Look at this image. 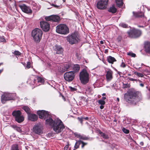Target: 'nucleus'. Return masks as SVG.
<instances>
[{"mask_svg":"<svg viewBox=\"0 0 150 150\" xmlns=\"http://www.w3.org/2000/svg\"><path fill=\"white\" fill-rule=\"evenodd\" d=\"M46 124L50 125L56 133H58L61 132L64 128L63 122L58 118L52 119L51 118L46 119Z\"/></svg>","mask_w":150,"mask_h":150,"instance_id":"nucleus-1","label":"nucleus"},{"mask_svg":"<svg viewBox=\"0 0 150 150\" xmlns=\"http://www.w3.org/2000/svg\"><path fill=\"white\" fill-rule=\"evenodd\" d=\"M124 98L128 103L132 105H136L140 101V99L136 93L132 91H128L125 93Z\"/></svg>","mask_w":150,"mask_h":150,"instance_id":"nucleus-2","label":"nucleus"},{"mask_svg":"<svg viewBox=\"0 0 150 150\" xmlns=\"http://www.w3.org/2000/svg\"><path fill=\"white\" fill-rule=\"evenodd\" d=\"M42 31L40 29L35 28L32 32L31 35L33 38L34 40L36 42H40L42 38Z\"/></svg>","mask_w":150,"mask_h":150,"instance_id":"nucleus-3","label":"nucleus"},{"mask_svg":"<svg viewBox=\"0 0 150 150\" xmlns=\"http://www.w3.org/2000/svg\"><path fill=\"white\" fill-rule=\"evenodd\" d=\"M56 32L60 34L66 35L69 33V30L66 25L61 24L56 26Z\"/></svg>","mask_w":150,"mask_h":150,"instance_id":"nucleus-4","label":"nucleus"},{"mask_svg":"<svg viewBox=\"0 0 150 150\" xmlns=\"http://www.w3.org/2000/svg\"><path fill=\"white\" fill-rule=\"evenodd\" d=\"M79 77L81 83L83 84H86L89 81V74L85 69H83L80 73Z\"/></svg>","mask_w":150,"mask_h":150,"instance_id":"nucleus-5","label":"nucleus"},{"mask_svg":"<svg viewBox=\"0 0 150 150\" xmlns=\"http://www.w3.org/2000/svg\"><path fill=\"white\" fill-rule=\"evenodd\" d=\"M79 35L76 33H72L67 37V40L71 44L77 43L79 41Z\"/></svg>","mask_w":150,"mask_h":150,"instance_id":"nucleus-6","label":"nucleus"},{"mask_svg":"<svg viewBox=\"0 0 150 150\" xmlns=\"http://www.w3.org/2000/svg\"><path fill=\"white\" fill-rule=\"evenodd\" d=\"M129 37L136 38L139 37L141 35L142 32L140 30L133 28L127 32Z\"/></svg>","mask_w":150,"mask_h":150,"instance_id":"nucleus-7","label":"nucleus"},{"mask_svg":"<svg viewBox=\"0 0 150 150\" xmlns=\"http://www.w3.org/2000/svg\"><path fill=\"white\" fill-rule=\"evenodd\" d=\"M14 95L8 93H4L1 96V101L2 103H6L7 101L13 100Z\"/></svg>","mask_w":150,"mask_h":150,"instance_id":"nucleus-8","label":"nucleus"},{"mask_svg":"<svg viewBox=\"0 0 150 150\" xmlns=\"http://www.w3.org/2000/svg\"><path fill=\"white\" fill-rule=\"evenodd\" d=\"M21 113L20 111H15L12 112V115L14 116L15 120L18 123L23 122L24 120L23 117L21 115Z\"/></svg>","mask_w":150,"mask_h":150,"instance_id":"nucleus-9","label":"nucleus"},{"mask_svg":"<svg viewBox=\"0 0 150 150\" xmlns=\"http://www.w3.org/2000/svg\"><path fill=\"white\" fill-rule=\"evenodd\" d=\"M37 114L39 115V118L41 119H45L47 118V119H49V118H51V116L49 114L48 112L45 110L38 111Z\"/></svg>","mask_w":150,"mask_h":150,"instance_id":"nucleus-10","label":"nucleus"},{"mask_svg":"<svg viewBox=\"0 0 150 150\" xmlns=\"http://www.w3.org/2000/svg\"><path fill=\"white\" fill-rule=\"evenodd\" d=\"M109 0H99L97 4V7L100 9H105L107 7Z\"/></svg>","mask_w":150,"mask_h":150,"instance_id":"nucleus-11","label":"nucleus"},{"mask_svg":"<svg viewBox=\"0 0 150 150\" xmlns=\"http://www.w3.org/2000/svg\"><path fill=\"white\" fill-rule=\"evenodd\" d=\"M74 77V71H70L65 73L64 75V78L67 81L70 82L72 81Z\"/></svg>","mask_w":150,"mask_h":150,"instance_id":"nucleus-12","label":"nucleus"},{"mask_svg":"<svg viewBox=\"0 0 150 150\" xmlns=\"http://www.w3.org/2000/svg\"><path fill=\"white\" fill-rule=\"evenodd\" d=\"M40 25L41 28L44 31L47 32L50 30V24L46 21H40Z\"/></svg>","mask_w":150,"mask_h":150,"instance_id":"nucleus-13","label":"nucleus"},{"mask_svg":"<svg viewBox=\"0 0 150 150\" xmlns=\"http://www.w3.org/2000/svg\"><path fill=\"white\" fill-rule=\"evenodd\" d=\"M19 6L23 11L26 13L31 14L32 13V11L30 8L25 4L19 5Z\"/></svg>","mask_w":150,"mask_h":150,"instance_id":"nucleus-14","label":"nucleus"},{"mask_svg":"<svg viewBox=\"0 0 150 150\" xmlns=\"http://www.w3.org/2000/svg\"><path fill=\"white\" fill-rule=\"evenodd\" d=\"M46 21H51L54 22H58L60 20L59 17L57 15H52L45 17Z\"/></svg>","mask_w":150,"mask_h":150,"instance_id":"nucleus-15","label":"nucleus"},{"mask_svg":"<svg viewBox=\"0 0 150 150\" xmlns=\"http://www.w3.org/2000/svg\"><path fill=\"white\" fill-rule=\"evenodd\" d=\"M33 132L35 133L40 135L42 133V127L39 125H35L33 128Z\"/></svg>","mask_w":150,"mask_h":150,"instance_id":"nucleus-16","label":"nucleus"},{"mask_svg":"<svg viewBox=\"0 0 150 150\" xmlns=\"http://www.w3.org/2000/svg\"><path fill=\"white\" fill-rule=\"evenodd\" d=\"M54 50L57 54H62L64 51L63 48L60 46L57 45H55Z\"/></svg>","mask_w":150,"mask_h":150,"instance_id":"nucleus-17","label":"nucleus"},{"mask_svg":"<svg viewBox=\"0 0 150 150\" xmlns=\"http://www.w3.org/2000/svg\"><path fill=\"white\" fill-rule=\"evenodd\" d=\"M113 72L110 70H109L106 71V79L107 81H109L112 79Z\"/></svg>","mask_w":150,"mask_h":150,"instance_id":"nucleus-18","label":"nucleus"},{"mask_svg":"<svg viewBox=\"0 0 150 150\" xmlns=\"http://www.w3.org/2000/svg\"><path fill=\"white\" fill-rule=\"evenodd\" d=\"M28 116L29 120L32 121H36L38 118V116L35 114L30 113L28 115Z\"/></svg>","mask_w":150,"mask_h":150,"instance_id":"nucleus-19","label":"nucleus"},{"mask_svg":"<svg viewBox=\"0 0 150 150\" xmlns=\"http://www.w3.org/2000/svg\"><path fill=\"white\" fill-rule=\"evenodd\" d=\"M144 48L146 52L150 53V41L146 42L144 43Z\"/></svg>","mask_w":150,"mask_h":150,"instance_id":"nucleus-20","label":"nucleus"},{"mask_svg":"<svg viewBox=\"0 0 150 150\" xmlns=\"http://www.w3.org/2000/svg\"><path fill=\"white\" fill-rule=\"evenodd\" d=\"M32 80L34 81H36L37 83H42L44 82V80L40 77H35Z\"/></svg>","mask_w":150,"mask_h":150,"instance_id":"nucleus-21","label":"nucleus"},{"mask_svg":"<svg viewBox=\"0 0 150 150\" xmlns=\"http://www.w3.org/2000/svg\"><path fill=\"white\" fill-rule=\"evenodd\" d=\"M107 61L110 63L113 64L116 61V60L114 57L111 56H109L107 57Z\"/></svg>","mask_w":150,"mask_h":150,"instance_id":"nucleus-22","label":"nucleus"},{"mask_svg":"<svg viewBox=\"0 0 150 150\" xmlns=\"http://www.w3.org/2000/svg\"><path fill=\"white\" fill-rule=\"evenodd\" d=\"M22 108L27 113L28 115L30 113V109L28 106H24L22 107Z\"/></svg>","mask_w":150,"mask_h":150,"instance_id":"nucleus-23","label":"nucleus"},{"mask_svg":"<svg viewBox=\"0 0 150 150\" xmlns=\"http://www.w3.org/2000/svg\"><path fill=\"white\" fill-rule=\"evenodd\" d=\"M99 133L100 136L104 139H108L109 138L108 135L102 132L100 130L99 131Z\"/></svg>","mask_w":150,"mask_h":150,"instance_id":"nucleus-24","label":"nucleus"},{"mask_svg":"<svg viewBox=\"0 0 150 150\" xmlns=\"http://www.w3.org/2000/svg\"><path fill=\"white\" fill-rule=\"evenodd\" d=\"M117 5L120 7H122L123 5L122 0H115Z\"/></svg>","mask_w":150,"mask_h":150,"instance_id":"nucleus-25","label":"nucleus"},{"mask_svg":"<svg viewBox=\"0 0 150 150\" xmlns=\"http://www.w3.org/2000/svg\"><path fill=\"white\" fill-rule=\"evenodd\" d=\"M34 78H32L30 80H28V82L31 84L34 85H35L36 86L39 85L40 84H38L37 83L36 81H34L32 80V79Z\"/></svg>","mask_w":150,"mask_h":150,"instance_id":"nucleus-26","label":"nucleus"},{"mask_svg":"<svg viewBox=\"0 0 150 150\" xmlns=\"http://www.w3.org/2000/svg\"><path fill=\"white\" fill-rule=\"evenodd\" d=\"M73 69L74 70V72L77 71L80 69V67L78 64H76L74 65L73 67Z\"/></svg>","mask_w":150,"mask_h":150,"instance_id":"nucleus-27","label":"nucleus"},{"mask_svg":"<svg viewBox=\"0 0 150 150\" xmlns=\"http://www.w3.org/2000/svg\"><path fill=\"white\" fill-rule=\"evenodd\" d=\"M109 12H111L112 13H114L116 12L117 11V9L114 6H112L110 7L108 10Z\"/></svg>","mask_w":150,"mask_h":150,"instance_id":"nucleus-28","label":"nucleus"},{"mask_svg":"<svg viewBox=\"0 0 150 150\" xmlns=\"http://www.w3.org/2000/svg\"><path fill=\"white\" fill-rule=\"evenodd\" d=\"M11 150H20L18 149V145L17 144L13 145L11 147Z\"/></svg>","mask_w":150,"mask_h":150,"instance_id":"nucleus-29","label":"nucleus"},{"mask_svg":"<svg viewBox=\"0 0 150 150\" xmlns=\"http://www.w3.org/2000/svg\"><path fill=\"white\" fill-rule=\"evenodd\" d=\"M81 141H79L76 142L74 146V148L76 149H77L79 147V145L81 144Z\"/></svg>","mask_w":150,"mask_h":150,"instance_id":"nucleus-30","label":"nucleus"},{"mask_svg":"<svg viewBox=\"0 0 150 150\" xmlns=\"http://www.w3.org/2000/svg\"><path fill=\"white\" fill-rule=\"evenodd\" d=\"M130 85L128 83H123L122 88H125L130 87Z\"/></svg>","mask_w":150,"mask_h":150,"instance_id":"nucleus-31","label":"nucleus"},{"mask_svg":"<svg viewBox=\"0 0 150 150\" xmlns=\"http://www.w3.org/2000/svg\"><path fill=\"white\" fill-rule=\"evenodd\" d=\"M134 15L135 17H142L144 16V14L140 15V14L136 13L135 14L134 12H133Z\"/></svg>","mask_w":150,"mask_h":150,"instance_id":"nucleus-32","label":"nucleus"},{"mask_svg":"<svg viewBox=\"0 0 150 150\" xmlns=\"http://www.w3.org/2000/svg\"><path fill=\"white\" fill-rule=\"evenodd\" d=\"M134 74L135 75H136L139 77H143V75L142 74L138 72H137L136 71L135 72H134Z\"/></svg>","mask_w":150,"mask_h":150,"instance_id":"nucleus-33","label":"nucleus"},{"mask_svg":"<svg viewBox=\"0 0 150 150\" xmlns=\"http://www.w3.org/2000/svg\"><path fill=\"white\" fill-rule=\"evenodd\" d=\"M119 25L120 26H121V27H122L123 28H127L128 26V25L127 24H126L124 23H120L119 24Z\"/></svg>","mask_w":150,"mask_h":150,"instance_id":"nucleus-34","label":"nucleus"},{"mask_svg":"<svg viewBox=\"0 0 150 150\" xmlns=\"http://www.w3.org/2000/svg\"><path fill=\"white\" fill-rule=\"evenodd\" d=\"M98 103L101 105H104L105 103V101L103 100H98Z\"/></svg>","mask_w":150,"mask_h":150,"instance_id":"nucleus-35","label":"nucleus"},{"mask_svg":"<svg viewBox=\"0 0 150 150\" xmlns=\"http://www.w3.org/2000/svg\"><path fill=\"white\" fill-rule=\"evenodd\" d=\"M0 42H6V40L4 38V36H0Z\"/></svg>","mask_w":150,"mask_h":150,"instance_id":"nucleus-36","label":"nucleus"},{"mask_svg":"<svg viewBox=\"0 0 150 150\" xmlns=\"http://www.w3.org/2000/svg\"><path fill=\"white\" fill-rule=\"evenodd\" d=\"M13 53L15 55H20L21 54V53L18 51H15L13 52Z\"/></svg>","mask_w":150,"mask_h":150,"instance_id":"nucleus-37","label":"nucleus"},{"mask_svg":"<svg viewBox=\"0 0 150 150\" xmlns=\"http://www.w3.org/2000/svg\"><path fill=\"white\" fill-rule=\"evenodd\" d=\"M122 130L123 132L125 134H128L129 132V130L126 129L125 128H123Z\"/></svg>","mask_w":150,"mask_h":150,"instance_id":"nucleus-38","label":"nucleus"},{"mask_svg":"<svg viewBox=\"0 0 150 150\" xmlns=\"http://www.w3.org/2000/svg\"><path fill=\"white\" fill-rule=\"evenodd\" d=\"M127 55L130 56L132 57H136V54L132 52H130L127 53Z\"/></svg>","mask_w":150,"mask_h":150,"instance_id":"nucleus-39","label":"nucleus"},{"mask_svg":"<svg viewBox=\"0 0 150 150\" xmlns=\"http://www.w3.org/2000/svg\"><path fill=\"white\" fill-rule=\"evenodd\" d=\"M80 139H81L83 140H88V137L84 136H81L80 138Z\"/></svg>","mask_w":150,"mask_h":150,"instance_id":"nucleus-40","label":"nucleus"},{"mask_svg":"<svg viewBox=\"0 0 150 150\" xmlns=\"http://www.w3.org/2000/svg\"><path fill=\"white\" fill-rule=\"evenodd\" d=\"M49 3L51 5V6H52L55 8H60V6H59L57 5H54V4H50V3L49 2Z\"/></svg>","mask_w":150,"mask_h":150,"instance_id":"nucleus-41","label":"nucleus"},{"mask_svg":"<svg viewBox=\"0 0 150 150\" xmlns=\"http://www.w3.org/2000/svg\"><path fill=\"white\" fill-rule=\"evenodd\" d=\"M70 66L69 64H66L65 65L64 67V68L65 69L66 71H67L68 69L69 68Z\"/></svg>","mask_w":150,"mask_h":150,"instance_id":"nucleus-42","label":"nucleus"},{"mask_svg":"<svg viewBox=\"0 0 150 150\" xmlns=\"http://www.w3.org/2000/svg\"><path fill=\"white\" fill-rule=\"evenodd\" d=\"M79 120L80 122V123L81 124H83V119L82 117H78L77 118Z\"/></svg>","mask_w":150,"mask_h":150,"instance_id":"nucleus-43","label":"nucleus"},{"mask_svg":"<svg viewBox=\"0 0 150 150\" xmlns=\"http://www.w3.org/2000/svg\"><path fill=\"white\" fill-rule=\"evenodd\" d=\"M30 62H28L27 63L26 66V67L28 69H29L30 67Z\"/></svg>","mask_w":150,"mask_h":150,"instance_id":"nucleus-44","label":"nucleus"},{"mask_svg":"<svg viewBox=\"0 0 150 150\" xmlns=\"http://www.w3.org/2000/svg\"><path fill=\"white\" fill-rule=\"evenodd\" d=\"M69 88H70V89L71 91H74L76 90V88H74L72 87L71 86H69Z\"/></svg>","mask_w":150,"mask_h":150,"instance_id":"nucleus-45","label":"nucleus"},{"mask_svg":"<svg viewBox=\"0 0 150 150\" xmlns=\"http://www.w3.org/2000/svg\"><path fill=\"white\" fill-rule=\"evenodd\" d=\"M128 79L130 81H137V79L131 78L130 77H128Z\"/></svg>","mask_w":150,"mask_h":150,"instance_id":"nucleus-46","label":"nucleus"},{"mask_svg":"<svg viewBox=\"0 0 150 150\" xmlns=\"http://www.w3.org/2000/svg\"><path fill=\"white\" fill-rule=\"evenodd\" d=\"M120 67L123 68H124L126 67L125 64L123 62H122V64L120 65Z\"/></svg>","mask_w":150,"mask_h":150,"instance_id":"nucleus-47","label":"nucleus"},{"mask_svg":"<svg viewBox=\"0 0 150 150\" xmlns=\"http://www.w3.org/2000/svg\"><path fill=\"white\" fill-rule=\"evenodd\" d=\"M81 143L82 144V145L81 146V147L82 148H83L85 145L87 144L86 143H84V142H83L81 141Z\"/></svg>","mask_w":150,"mask_h":150,"instance_id":"nucleus-48","label":"nucleus"},{"mask_svg":"<svg viewBox=\"0 0 150 150\" xmlns=\"http://www.w3.org/2000/svg\"><path fill=\"white\" fill-rule=\"evenodd\" d=\"M74 135L76 137L80 138L81 135L79 134H78L77 133H74Z\"/></svg>","mask_w":150,"mask_h":150,"instance_id":"nucleus-49","label":"nucleus"},{"mask_svg":"<svg viewBox=\"0 0 150 150\" xmlns=\"http://www.w3.org/2000/svg\"><path fill=\"white\" fill-rule=\"evenodd\" d=\"M68 147L69 146L68 145H66L64 147V150H67Z\"/></svg>","mask_w":150,"mask_h":150,"instance_id":"nucleus-50","label":"nucleus"},{"mask_svg":"<svg viewBox=\"0 0 150 150\" xmlns=\"http://www.w3.org/2000/svg\"><path fill=\"white\" fill-rule=\"evenodd\" d=\"M83 120L84 119L86 120H88V117H82Z\"/></svg>","mask_w":150,"mask_h":150,"instance_id":"nucleus-51","label":"nucleus"},{"mask_svg":"<svg viewBox=\"0 0 150 150\" xmlns=\"http://www.w3.org/2000/svg\"><path fill=\"white\" fill-rule=\"evenodd\" d=\"M103 105H101L100 107V109H102L104 108V106H103Z\"/></svg>","mask_w":150,"mask_h":150,"instance_id":"nucleus-52","label":"nucleus"},{"mask_svg":"<svg viewBox=\"0 0 150 150\" xmlns=\"http://www.w3.org/2000/svg\"><path fill=\"white\" fill-rule=\"evenodd\" d=\"M140 144L142 146H143L144 145V143L142 142H141L140 143Z\"/></svg>","mask_w":150,"mask_h":150,"instance_id":"nucleus-53","label":"nucleus"},{"mask_svg":"<svg viewBox=\"0 0 150 150\" xmlns=\"http://www.w3.org/2000/svg\"><path fill=\"white\" fill-rule=\"evenodd\" d=\"M139 85L140 86H141L142 87H143L144 86V84L142 83H141L139 84Z\"/></svg>","mask_w":150,"mask_h":150,"instance_id":"nucleus-54","label":"nucleus"},{"mask_svg":"<svg viewBox=\"0 0 150 150\" xmlns=\"http://www.w3.org/2000/svg\"><path fill=\"white\" fill-rule=\"evenodd\" d=\"M16 128L17 130L18 131H19V130H20V129L19 127H16Z\"/></svg>","mask_w":150,"mask_h":150,"instance_id":"nucleus-55","label":"nucleus"},{"mask_svg":"<svg viewBox=\"0 0 150 150\" xmlns=\"http://www.w3.org/2000/svg\"><path fill=\"white\" fill-rule=\"evenodd\" d=\"M102 99L103 100H105L106 99V97H103L102 98Z\"/></svg>","mask_w":150,"mask_h":150,"instance_id":"nucleus-56","label":"nucleus"},{"mask_svg":"<svg viewBox=\"0 0 150 150\" xmlns=\"http://www.w3.org/2000/svg\"><path fill=\"white\" fill-rule=\"evenodd\" d=\"M100 43L101 44H103V42L102 41H100Z\"/></svg>","mask_w":150,"mask_h":150,"instance_id":"nucleus-57","label":"nucleus"},{"mask_svg":"<svg viewBox=\"0 0 150 150\" xmlns=\"http://www.w3.org/2000/svg\"><path fill=\"white\" fill-rule=\"evenodd\" d=\"M91 89V88L90 87H88V88L87 89H86V90H90Z\"/></svg>","mask_w":150,"mask_h":150,"instance_id":"nucleus-58","label":"nucleus"},{"mask_svg":"<svg viewBox=\"0 0 150 150\" xmlns=\"http://www.w3.org/2000/svg\"><path fill=\"white\" fill-rule=\"evenodd\" d=\"M105 93H103L102 94L103 96H105Z\"/></svg>","mask_w":150,"mask_h":150,"instance_id":"nucleus-59","label":"nucleus"},{"mask_svg":"<svg viewBox=\"0 0 150 150\" xmlns=\"http://www.w3.org/2000/svg\"><path fill=\"white\" fill-rule=\"evenodd\" d=\"M117 101H119V98H117Z\"/></svg>","mask_w":150,"mask_h":150,"instance_id":"nucleus-60","label":"nucleus"},{"mask_svg":"<svg viewBox=\"0 0 150 150\" xmlns=\"http://www.w3.org/2000/svg\"><path fill=\"white\" fill-rule=\"evenodd\" d=\"M114 121V122H116L117 120H116V119H114V121Z\"/></svg>","mask_w":150,"mask_h":150,"instance_id":"nucleus-61","label":"nucleus"},{"mask_svg":"<svg viewBox=\"0 0 150 150\" xmlns=\"http://www.w3.org/2000/svg\"><path fill=\"white\" fill-rule=\"evenodd\" d=\"M3 71V70H0V73H1Z\"/></svg>","mask_w":150,"mask_h":150,"instance_id":"nucleus-62","label":"nucleus"},{"mask_svg":"<svg viewBox=\"0 0 150 150\" xmlns=\"http://www.w3.org/2000/svg\"><path fill=\"white\" fill-rule=\"evenodd\" d=\"M76 56L77 57H78V54L77 53L76 54Z\"/></svg>","mask_w":150,"mask_h":150,"instance_id":"nucleus-63","label":"nucleus"},{"mask_svg":"<svg viewBox=\"0 0 150 150\" xmlns=\"http://www.w3.org/2000/svg\"><path fill=\"white\" fill-rule=\"evenodd\" d=\"M138 81H139V82H141L142 81L139 80H138Z\"/></svg>","mask_w":150,"mask_h":150,"instance_id":"nucleus-64","label":"nucleus"}]
</instances>
